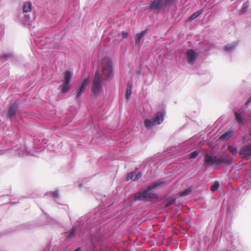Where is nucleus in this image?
<instances>
[{
  "label": "nucleus",
  "instance_id": "0eeeda50",
  "mask_svg": "<svg viewBox=\"0 0 251 251\" xmlns=\"http://www.w3.org/2000/svg\"><path fill=\"white\" fill-rule=\"evenodd\" d=\"M89 82V79L88 77H86L82 79L81 83L78 86L77 90L75 92V100L80 99L81 95L85 92Z\"/></svg>",
  "mask_w": 251,
  "mask_h": 251
},
{
  "label": "nucleus",
  "instance_id": "09e8293b",
  "mask_svg": "<svg viewBox=\"0 0 251 251\" xmlns=\"http://www.w3.org/2000/svg\"><path fill=\"white\" fill-rule=\"evenodd\" d=\"M142 66H140L139 67V68L137 69L136 70V73L139 75L141 74V72H142Z\"/></svg>",
  "mask_w": 251,
  "mask_h": 251
},
{
  "label": "nucleus",
  "instance_id": "39448f33",
  "mask_svg": "<svg viewBox=\"0 0 251 251\" xmlns=\"http://www.w3.org/2000/svg\"><path fill=\"white\" fill-rule=\"evenodd\" d=\"M148 10L155 14H159L161 11L169 10L164 0H151L148 3Z\"/></svg>",
  "mask_w": 251,
  "mask_h": 251
},
{
  "label": "nucleus",
  "instance_id": "1a4fd4ad",
  "mask_svg": "<svg viewBox=\"0 0 251 251\" xmlns=\"http://www.w3.org/2000/svg\"><path fill=\"white\" fill-rule=\"evenodd\" d=\"M31 19L33 20L35 19V16L34 14L32 15V17H31L29 14L22 12L17 15L16 21L17 22L21 23L24 25H26L29 24Z\"/></svg>",
  "mask_w": 251,
  "mask_h": 251
},
{
  "label": "nucleus",
  "instance_id": "2eb2a0df",
  "mask_svg": "<svg viewBox=\"0 0 251 251\" xmlns=\"http://www.w3.org/2000/svg\"><path fill=\"white\" fill-rule=\"evenodd\" d=\"M16 56L13 51H8L3 53L2 55L0 56V61H5L8 60H15L17 59Z\"/></svg>",
  "mask_w": 251,
  "mask_h": 251
},
{
  "label": "nucleus",
  "instance_id": "423d86ee",
  "mask_svg": "<svg viewBox=\"0 0 251 251\" xmlns=\"http://www.w3.org/2000/svg\"><path fill=\"white\" fill-rule=\"evenodd\" d=\"M166 114V107L164 103L158 106V111L152 118L156 125H160L164 121Z\"/></svg>",
  "mask_w": 251,
  "mask_h": 251
},
{
  "label": "nucleus",
  "instance_id": "20e7f679",
  "mask_svg": "<svg viewBox=\"0 0 251 251\" xmlns=\"http://www.w3.org/2000/svg\"><path fill=\"white\" fill-rule=\"evenodd\" d=\"M233 163L232 158L226 154L220 156L213 155L207 153L204 156L203 166L206 168L214 166H229Z\"/></svg>",
  "mask_w": 251,
  "mask_h": 251
},
{
  "label": "nucleus",
  "instance_id": "f3484780",
  "mask_svg": "<svg viewBox=\"0 0 251 251\" xmlns=\"http://www.w3.org/2000/svg\"><path fill=\"white\" fill-rule=\"evenodd\" d=\"M102 89V83H95L92 82V85L91 88V92L92 94L95 96H97L100 93L101 90Z\"/></svg>",
  "mask_w": 251,
  "mask_h": 251
},
{
  "label": "nucleus",
  "instance_id": "c03bdc74",
  "mask_svg": "<svg viewBox=\"0 0 251 251\" xmlns=\"http://www.w3.org/2000/svg\"><path fill=\"white\" fill-rule=\"evenodd\" d=\"M37 145L40 144L41 146H43V144H47V140L45 139H43L42 141H41L40 139H39L38 141Z\"/></svg>",
  "mask_w": 251,
  "mask_h": 251
},
{
  "label": "nucleus",
  "instance_id": "bb28decb",
  "mask_svg": "<svg viewBox=\"0 0 251 251\" xmlns=\"http://www.w3.org/2000/svg\"><path fill=\"white\" fill-rule=\"evenodd\" d=\"M32 3L30 1H26L24 3L23 6V12L27 13L31 11Z\"/></svg>",
  "mask_w": 251,
  "mask_h": 251
},
{
  "label": "nucleus",
  "instance_id": "f03ea898",
  "mask_svg": "<svg viewBox=\"0 0 251 251\" xmlns=\"http://www.w3.org/2000/svg\"><path fill=\"white\" fill-rule=\"evenodd\" d=\"M108 227L96 228V232L91 235V242L77 248L74 251H112L108 239L113 233L107 231Z\"/></svg>",
  "mask_w": 251,
  "mask_h": 251
},
{
  "label": "nucleus",
  "instance_id": "7ed1b4c3",
  "mask_svg": "<svg viewBox=\"0 0 251 251\" xmlns=\"http://www.w3.org/2000/svg\"><path fill=\"white\" fill-rule=\"evenodd\" d=\"M165 178H162L151 182L144 189L133 194V201L150 202L157 201L159 198L158 195L157 193L152 191L159 186L165 184Z\"/></svg>",
  "mask_w": 251,
  "mask_h": 251
},
{
  "label": "nucleus",
  "instance_id": "603ef678",
  "mask_svg": "<svg viewBox=\"0 0 251 251\" xmlns=\"http://www.w3.org/2000/svg\"><path fill=\"white\" fill-rule=\"evenodd\" d=\"M12 200H13V199H10L11 201L10 202V203L11 205H14L19 202V201H12Z\"/></svg>",
  "mask_w": 251,
  "mask_h": 251
},
{
  "label": "nucleus",
  "instance_id": "58836bf2",
  "mask_svg": "<svg viewBox=\"0 0 251 251\" xmlns=\"http://www.w3.org/2000/svg\"><path fill=\"white\" fill-rule=\"evenodd\" d=\"M220 186V184L218 181H215L211 187V190L213 192L217 191Z\"/></svg>",
  "mask_w": 251,
  "mask_h": 251
},
{
  "label": "nucleus",
  "instance_id": "a211bd4d",
  "mask_svg": "<svg viewBox=\"0 0 251 251\" xmlns=\"http://www.w3.org/2000/svg\"><path fill=\"white\" fill-rule=\"evenodd\" d=\"M102 71L100 72V70H97L95 73L92 82L95 83H102L105 80V79L102 76Z\"/></svg>",
  "mask_w": 251,
  "mask_h": 251
},
{
  "label": "nucleus",
  "instance_id": "ea45409f",
  "mask_svg": "<svg viewBox=\"0 0 251 251\" xmlns=\"http://www.w3.org/2000/svg\"><path fill=\"white\" fill-rule=\"evenodd\" d=\"M136 174L135 171H133L131 172H130L127 175L126 177V180L129 181V180H132L133 181V178L135 177V175Z\"/></svg>",
  "mask_w": 251,
  "mask_h": 251
},
{
  "label": "nucleus",
  "instance_id": "4c0bfd02",
  "mask_svg": "<svg viewBox=\"0 0 251 251\" xmlns=\"http://www.w3.org/2000/svg\"><path fill=\"white\" fill-rule=\"evenodd\" d=\"M107 73L105 74V80H109L112 78L114 75V71H107Z\"/></svg>",
  "mask_w": 251,
  "mask_h": 251
},
{
  "label": "nucleus",
  "instance_id": "473e14b6",
  "mask_svg": "<svg viewBox=\"0 0 251 251\" xmlns=\"http://www.w3.org/2000/svg\"><path fill=\"white\" fill-rule=\"evenodd\" d=\"M74 118V115L71 113L67 114L64 115V119H65V121H64V126H66L68 124H69V123H70L73 121Z\"/></svg>",
  "mask_w": 251,
  "mask_h": 251
},
{
  "label": "nucleus",
  "instance_id": "a19ab883",
  "mask_svg": "<svg viewBox=\"0 0 251 251\" xmlns=\"http://www.w3.org/2000/svg\"><path fill=\"white\" fill-rule=\"evenodd\" d=\"M50 196L51 198H53L56 201V199H57L59 196V192L58 190H55L54 191L50 192Z\"/></svg>",
  "mask_w": 251,
  "mask_h": 251
},
{
  "label": "nucleus",
  "instance_id": "49530a36",
  "mask_svg": "<svg viewBox=\"0 0 251 251\" xmlns=\"http://www.w3.org/2000/svg\"><path fill=\"white\" fill-rule=\"evenodd\" d=\"M35 42H38L41 43H43V44L45 43L42 37H37L35 39Z\"/></svg>",
  "mask_w": 251,
  "mask_h": 251
},
{
  "label": "nucleus",
  "instance_id": "e433bc0d",
  "mask_svg": "<svg viewBox=\"0 0 251 251\" xmlns=\"http://www.w3.org/2000/svg\"><path fill=\"white\" fill-rule=\"evenodd\" d=\"M19 156L23 157L25 156H27L29 154V151L27 150L26 146H25L22 151H20L18 152Z\"/></svg>",
  "mask_w": 251,
  "mask_h": 251
},
{
  "label": "nucleus",
  "instance_id": "9b49d317",
  "mask_svg": "<svg viewBox=\"0 0 251 251\" xmlns=\"http://www.w3.org/2000/svg\"><path fill=\"white\" fill-rule=\"evenodd\" d=\"M185 55L187 62L190 65L194 64L196 62L198 56L196 50L193 49L188 50L185 52Z\"/></svg>",
  "mask_w": 251,
  "mask_h": 251
},
{
  "label": "nucleus",
  "instance_id": "5701e85b",
  "mask_svg": "<svg viewBox=\"0 0 251 251\" xmlns=\"http://www.w3.org/2000/svg\"><path fill=\"white\" fill-rule=\"evenodd\" d=\"M132 82L131 81H128L127 84V87L126 89V91L125 93V98L126 100L129 99L131 93H132Z\"/></svg>",
  "mask_w": 251,
  "mask_h": 251
},
{
  "label": "nucleus",
  "instance_id": "4be33fe9",
  "mask_svg": "<svg viewBox=\"0 0 251 251\" xmlns=\"http://www.w3.org/2000/svg\"><path fill=\"white\" fill-rule=\"evenodd\" d=\"M64 76L62 81L71 83L73 77V72L72 71L67 70L64 72Z\"/></svg>",
  "mask_w": 251,
  "mask_h": 251
},
{
  "label": "nucleus",
  "instance_id": "72a5a7b5",
  "mask_svg": "<svg viewBox=\"0 0 251 251\" xmlns=\"http://www.w3.org/2000/svg\"><path fill=\"white\" fill-rule=\"evenodd\" d=\"M176 202V199L173 197H169L165 203L166 207L170 206L174 204Z\"/></svg>",
  "mask_w": 251,
  "mask_h": 251
},
{
  "label": "nucleus",
  "instance_id": "79ce46f5",
  "mask_svg": "<svg viewBox=\"0 0 251 251\" xmlns=\"http://www.w3.org/2000/svg\"><path fill=\"white\" fill-rule=\"evenodd\" d=\"M228 150L233 155H235L237 153V149L236 147L228 146Z\"/></svg>",
  "mask_w": 251,
  "mask_h": 251
},
{
  "label": "nucleus",
  "instance_id": "393cba45",
  "mask_svg": "<svg viewBox=\"0 0 251 251\" xmlns=\"http://www.w3.org/2000/svg\"><path fill=\"white\" fill-rule=\"evenodd\" d=\"M203 12V9H200L197 11L193 13L192 15H191L186 20V22H191L192 21L196 19L197 18L199 17Z\"/></svg>",
  "mask_w": 251,
  "mask_h": 251
},
{
  "label": "nucleus",
  "instance_id": "a18cd8bd",
  "mask_svg": "<svg viewBox=\"0 0 251 251\" xmlns=\"http://www.w3.org/2000/svg\"><path fill=\"white\" fill-rule=\"evenodd\" d=\"M122 36L123 39H126L128 36V33L126 31H123L122 32Z\"/></svg>",
  "mask_w": 251,
  "mask_h": 251
},
{
  "label": "nucleus",
  "instance_id": "c85d7f7f",
  "mask_svg": "<svg viewBox=\"0 0 251 251\" xmlns=\"http://www.w3.org/2000/svg\"><path fill=\"white\" fill-rule=\"evenodd\" d=\"M144 124L145 126L148 129H150L152 126H157L155 124L154 121L152 118L151 119H146L144 120Z\"/></svg>",
  "mask_w": 251,
  "mask_h": 251
},
{
  "label": "nucleus",
  "instance_id": "6e6552de",
  "mask_svg": "<svg viewBox=\"0 0 251 251\" xmlns=\"http://www.w3.org/2000/svg\"><path fill=\"white\" fill-rule=\"evenodd\" d=\"M19 109V104L17 101H14L13 103H10L6 115L7 118L12 119L14 118H16V115L17 114Z\"/></svg>",
  "mask_w": 251,
  "mask_h": 251
},
{
  "label": "nucleus",
  "instance_id": "864d4df0",
  "mask_svg": "<svg viewBox=\"0 0 251 251\" xmlns=\"http://www.w3.org/2000/svg\"><path fill=\"white\" fill-rule=\"evenodd\" d=\"M83 186V184L82 182H79L78 184V187L81 188Z\"/></svg>",
  "mask_w": 251,
  "mask_h": 251
},
{
  "label": "nucleus",
  "instance_id": "412c9836",
  "mask_svg": "<svg viewBox=\"0 0 251 251\" xmlns=\"http://www.w3.org/2000/svg\"><path fill=\"white\" fill-rule=\"evenodd\" d=\"M148 32V29L146 28L142 30L140 33H138L135 36V43L136 45H140L141 43V40L146 35Z\"/></svg>",
  "mask_w": 251,
  "mask_h": 251
},
{
  "label": "nucleus",
  "instance_id": "dca6fc26",
  "mask_svg": "<svg viewBox=\"0 0 251 251\" xmlns=\"http://www.w3.org/2000/svg\"><path fill=\"white\" fill-rule=\"evenodd\" d=\"M110 158L108 156L103 155L100 157L97 161V165L100 168H105L108 165Z\"/></svg>",
  "mask_w": 251,
  "mask_h": 251
},
{
  "label": "nucleus",
  "instance_id": "de8ad7c7",
  "mask_svg": "<svg viewBox=\"0 0 251 251\" xmlns=\"http://www.w3.org/2000/svg\"><path fill=\"white\" fill-rule=\"evenodd\" d=\"M4 26L3 25H0V35H3L4 33Z\"/></svg>",
  "mask_w": 251,
  "mask_h": 251
},
{
  "label": "nucleus",
  "instance_id": "c756f323",
  "mask_svg": "<svg viewBox=\"0 0 251 251\" xmlns=\"http://www.w3.org/2000/svg\"><path fill=\"white\" fill-rule=\"evenodd\" d=\"M107 65L102 70V73H104L105 71H114L112 62L110 58H107Z\"/></svg>",
  "mask_w": 251,
  "mask_h": 251
},
{
  "label": "nucleus",
  "instance_id": "2f4dec72",
  "mask_svg": "<svg viewBox=\"0 0 251 251\" xmlns=\"http://www.w3.org/2000/svg\"><path fill=\"white\" fill-rule=\"evenodd\" d=\"M249 6L250 4L249 0L244 2L241 9H240V15L244 14L248 11Z\"/></svg>",
  "mask_w": 251,
  "mask_h": 251
},
{
  "label": "nucleus",
  "instance_id": "b1692460",
  "mask_svg": "<svg viewBox=\"0 0 251 251\" xmlns=\"http://www.w3.org/2000/svg\"><path fill=\"white\" fill-rule=\"evenodd\" d=\"M234 131L231 129H228L221 135V139L223 141L228 140L233 134Z\"/></svg>",
  "mask_w": 251,
  "mask_h": 251
},
{
  "label": "nucleus",
  "instance_id": "f257e3e1",
  "mask_svg": "<svg viewBox=\"0 0 251 251\" xmlns=\"http://www.w3.org/2000/svg\"><path fill=\"white\" fill-rule=\"evenodd\" d=\"M104 212L95 211L93 214L88 213L79 218L76 225L72 226L71 229L66 232V239L70 240L76 235L82 238L90 234L92 229L107 219Z\"/></svg>",
  "mask_w": 251,
  "mask_h": 251
},
{
  "label": "nucleus",
  "instance_id": "3c124183",
  "mask_svg": "<svg viewBox=\"0 0 251 251\" xmlns=\"http://www.w3.org/2000/svg\"><path fill=\"white\" fill-rule=\"evenodd\" d=\"M247 107H246V105L245 104L244 106H243L240 108L239 110L238 111H240V112H241L242 113H243Z\"/></svg>",
  "mask_w": 251,
  "mask_h": 251
},
{
  "label": "nucleus",
  "instance_id": "c9c22d12",
  "mask_svg": "<svg viewBox=\"0 0 251 251\" xmlns=\"http://www.w3.org/2000/svg\"><path fill=\"white\" fill-rule=\"evenodd\" d=\"M169 9H171L174 5H175L178 0H164Z\"/></svg>",
  "mask_w": 251,
  "mask_h": 251
},
{
  "label": "nucleus",
  "instance_id": "6ab92c4d",
  "mask_svg": "<svg viewBox=\"0 0 251 251\" xmlns=\"http://www.w3.org/2000/svg\"><path fill=\"white\" fill-rule=\"evenodd\" d=\"M72 86L71 83L62 81V84L58 88L60 92L65 94L67 93L71 89Z\"/></svg>",
  "mask_w": 251,
  "mask_h": 251
},
{
  "label": "nucleus",
  "instance_id": "37998d69",
  "mask_svg": "<svg viewBox=\"0 0 251 251\" xmlns=\"http://www.w3.org/2000/svg\"><path fill=\"white\" fill-rule=\"evenodd\" d=\"M142 176V173L141 171L138 172L137 173H136L135 177L133 178V181H136L139 180Z\"/></svg>",
  "mask_w": 251,
  "mask_h": 251
},
{
  "label": "nucleus",
  "instance_id": "f8f14e48",
  "mask_svg": "<svg viewBox=\"0 0 251 251\" xmlns=\"http://www.w3.org/2000/svg\"><path fill=\"white\" fill-rule=\"evenodd\" d=\"M114 201L111 196H103L101 200V204L104 207V211L109 210L110 207L113 204Z\"/></svg>",
  "mask_w": 251,
  "mask_h": 251
},
{
  "label": "nucleus",
  "instance_id": "cd10ccee",
  "mask_svg": "<svg viewBox=\"0 0 251 251\" xmlns=\"http://www.w3.org/2000/svg\"><path fill=\"white\" fill-rule=\"evenodd\" d=\"M192 190L193 186L191 185L188 188L181 190L179 193L180 197H183L188 196L192 193Z\"/></svg>",
  "mask_w": 251,
  "mask_h": 251
},
{
  "label": "nucleus",
  "instance_id": "f704fd0d",
  "mask_svg": "<svg viewBox=\"0 0 251 251\" xmlns=\"http://www.w3.org/2000/svg\"><path fill=\"white\" fill-rule=\"evenodd\" d=\"M200 151L198 150L193 151L188 154V158L190 159H194L197 157Z\"/></svg>",
  "mask_w": 251,
  "mask_h": 251
},
{
  "label": "nucleus",
  "instance_id": "4468645a",
  "mask_svg": "<svg viewBox=\"0 0 251 251\" xmlns=\"http://www.w3.org/2000/svg\"><path fill=\"white\" fill-rule=\"evenodd\" d=\"M246 189L251 187V173H246L243 180V183L241 185Z\"/></svg>",
  "mask_w": 251,
  "mask_h": 251
},
{
  "label": "nucleus",
  "instance_id": "a878e982",
  "mask_svg": "<svg viewBox=\"0 0 251 251\" xmlns=\"http://www.w3.org/2000/svg\"><path fill=\"white\" fill-rule=\"evenodd\" d=\"M7 67L8 65H7L6 63H4L2 67H0V78L3 76L7 77L9 75V71L7 69Z\"/></svg>",
  "mask_w": 251,
  "mask_h": 251
},
{
  "label": "nucleus",
  "instance_id": "9d476101",
  "mask_svg": "<svg viewBox=\"0 0 251 251\" xmlns=\"http://www.w3.org/2000/svg\"><path fill=\"white\" fill-rule=\"evenodd\" d=\"M239 154L243 160H249L251 158V143L243 146L239 151Z\"/></svg>",
  "mask_w": 251,
  "mask_h": 251
},
{
  "label": "nucleus",
  "instance_id": "5fc2aeb1",
  "mask_svg": "<svg viewBox=\"0 0 251 251\" xmlns=\"http://www.w3.org/2000/svg\"><path fill=\"white\" fill-rule=\"evenodd\" d=\"M48 193H46V194H45V196L48 195Z\"/></svg>",
  "mask_w": 251,
  "mask_h": 251
},
{
  "label": "nucleus",
  "instance_id": "aec40b11",
  "mask_svg": "<svg viewBox=\"0 0 251 251\" xmlns=\"http://www.w3.org/2000/svg\"><path fill=\"white\" fill-rule=\"evenodd\" d=\"M239 42L237 41H235L231 43L227 44L224 47V50L227 52H232L235 50Z\"/></svg>",
  "mask_w": 251,
  "mask_h": 251
},
{
  "label": "nucleus",
  "instance_id": "8fccbe9b",
  "mask_svg": "<svg viewBox=\"0 0 251 251\" xmlns=\"http://www.w3.org/2000/svg\"><path fill=\"white\" fill-rule=\"evenodd\" d=\"M251 102V97L249 98L246 101L245 105L246 107H248Z\"/></svg>",
  "mask_w": 251,
  "mask_h": 251
},
{
  "label": "nucleus",
  "instance_id": "7c9ffc66",
  "mask_svg": "<svg viewBox=\"0 0 251 251\" xmlns=\"http://www.w3.org/2000/svg\"><path fill=\"white\" fill-rule=\"evenodd\" d=\"M170 158L169 157H165L161 159L160 161H158L156 163L155 165L157 166V168H163V166L166 165L168 161L169 160Z\"/></svg>",
  "mask_w": 251,
  "mask_h": 251
},
{
  "label": "nucleus",
  "instance_id": "ddd939ff",
  "mask_svg": "<svg viewBox=\"0 0 251 251\" xmlns=\"http://www.w3.org/2000/svg\"><path fill=\"white\" fill-rule=\"evenodd\" d=\"M234 117L236 123L239 126H243L245 125L246 119L241 112L237 111H234Z\"/></svg>",
  "mask_w": 251,
  "mask_h": 251
}]
</instances>
